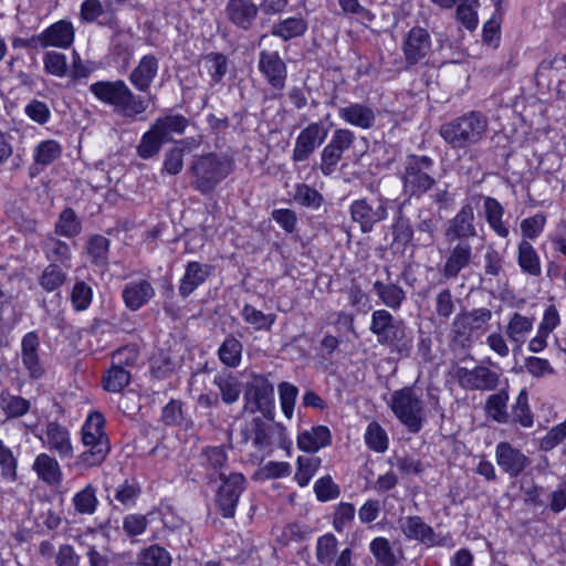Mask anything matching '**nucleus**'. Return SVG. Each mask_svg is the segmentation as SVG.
Here are the masks:
<instances>
[{"instance_id": "f257e3e1", "label": "nucleus", "mask_w": 566, "mask_h": 566, "mask_svg": "<svg viewBox=\"0 0 566 566\" xmlns=\"http://www.w3.org/2000/svg\"><path fill=\"white\" fill-rule=\"evenodd\" d=\"M90 92L129 122L140 118L149 107V98L134 93L123 80L97 81L91 84Z\"/></svg>"}, {"instance_id": "f03ea898", "label": "nucleus", "mask_w": 566, "mask_h": 566, "mask_svg": "<svg viewBox=\"0 0 566 566\" xmlns=\"http://www.w3.org/2000/svg\"><path fill=\"white\" fill-rule=\"evenodd\" d=\"M369 331L377 343L389 348L400 358L409 357L413 347L412 331L403 319L395 317L388 310H376L371 314Z\"/></svg>"}, {"instance_id": "7ed1b4c3", "label": "nucleus", "mask_w": 566, "mask_h": 566, "mask_svg": "<svg viewBox=\"0 0 566 566\" xmlns=\"http://www.w3.org/2000/svg\"><path fill=\"white\" fill-rule=\"evenodd\" d=\"M489 130V120L480 112L472 111L440 126L443 140L453 149H464L483 140Z\"/></svg>"}, {"instance_id": "20e7f679", "label": "nucleus", "mask_w": 566, "mask_h": 566, "mask_svg": "<svg viewBox=\"0 0 566 566\" xmlns=\"http://www.w3.org/2000/svg\"><path fill=\"white\" fill-rule=\"evenodd\" d=\"M189 125L188 118L181 114L167 111L157 117L150 128L144 133L137 155L143 159H149L158 155L161 146L172 140V135H182Z\"/></svg>"}, {"instance_id": "39448f33", "label": "nucleus", "mask_w": 566, "mask_h": 566, "mask_svg": "<svg viewBox=\"0 0 566 566\" xmlns=\"http://www.w3.org/2000/svg\"><path fill=\"white\" fill-rule=\"evenodd\" d=\"M388 406L395 417L411 433H418L426 422V403L422 391L416 386H406L390 395Z\"/></svg>"}, {"instance_id": "423d86ee", "label": "nucleus", "mask_w": 566, "mask_h": 566, "mask_svg": "<svg viewBox=\"0 0 566 566\" xmlns=\"http://www.w3.org/2000/svg\"><path fill=\"white\" fill-rule=\"evenodd\" d=\"M82 441L88 450L82 452L77 464L84 468L99 465L109 452V441L105 433V418L99 412H92L82 427Z\"/></svg>"}, {"instance_id": "0eeeda50", "label": "nucleus", "mask_w": 566, "mask_h": 566, "mask_svg": "<svg viewBox=\"0 0 566 566\" xmlns=\"http://www.w3.org/2000/svg\"><path fill=\"white\" fill-rule=\"evenodd\" d=\"M232 168V160L227 157L216 154L200 156L190 168L193 177L192 186L203 195L210 193L230 175Z\"/></svg>"}, {"instance_id": "6e6552de", "label": "nucleus", "mask_w": 566, "mask_h": 566, "mask_svg": "<svg viewBox=\"0 0 566 566\" xmlns=\"http://www.w3.org/2000/svg\"><path fill=\"white\" fill-rule=\"evenodd\" d=\"M433 159L426 155H409L400 172L402 189L409 197L420 198L436 184Z\"/></svg>"}, {"instance_id": "1a4fd4ad", "label": "nucleus", "mask_w": 566, "mask_h": 566, "mask_svg": "<svg viewBox=\"0 0 566 566\" xmlns=\"http://www.w3.org/2000/svg\"><path fill=\"white\" fill-rule=\"evenodd\" d=\"M245 410L249 412L260 411L264 417H272L274 388L263 375H253L247 384L244 392Z\"/></svg>"}, {"instance_id": "9d476101", "label": "nucleus", "mask_w": 566, "mask_h": 566, "mask_svg": "<svg viewBox=\"0 0 566 566\" xmlns=\"http://www.w3.org/2000/svg\"><path fill=\"white\" fill-rule=\"evenodd\" d=\"M74 27L70 21L60 20L39 34L24 40L23 45L29 49H46L50 46L67 49L74 41Z\"/></svg>"}, {"instance_id": "9b49d317", "label": "nucleus", "mask_w": 566, "mask_h": 566, "mask_svg": "<svg viewBox=\"0 0 566 566\" xmlns=\"http://www.w3.org/2000/svg\"><path fill=\"white\" fill-rule=\"evenodd\" d=\"M220 479L222 483L217 491L216 505L224 518H231L235 514L247 480L241 473H231L228 476L220 473Z\"/></svg>"}, {"instance_id": "f8f14e48", "label": "nucleus", "mask_w": 566, "mask_h": 566, "mask_svg": "<svg viewBox=\"0 0 566 566\" xmlns=\"http://www.w3.org/2000/svg\"><path fill=\"white\" fill-rule=\"evenodd\" d=\"M350 218L359 224L363 233H368L374 226L388 217L387 206L384 200L367 199L354 200L349 207Z\"/></svg>"}, {"instance_id": "ddd939ff", "label": "nucleus", "mask_w": 566, "mask_h": 566, "mask_svg": "<svg viewBox=\"0 0 566 566\" xmlns=\"http://www.w3.org/2000/svg\"><path fill=\"white\" fill-rule=\"evenodd\" d=\"M454 377L463 389L479 391L494 390L500 380V375L496 371L481 365L472 369L458 367Z\"/></svg>"}, {"instance_id": "4468645a", "label": "nucleus", "mask_w": 566, "mask_h": 566, "mask_svg": "<svg viewBox=\"0 0 566 566\" xmlns=\"http://www.w3.org/2000/svg\"><path fill=\"white\" fill-rule=\"evenodd\" d=\"M327 137V129L321 122L308 124L301 130L295 139L292 150L294 163H304L310 159L315 149L319 147Z\"/></svg>"}, {"instance_id": "2eb2a0df", "label": "nucleus", "mask_w": 566, "mask_h": 566, "mask_svg": "<svg viewBox=\"0 0 566 566\" xmlns=\"http://www.w3.org/2000/svg\"><path fill=\"white\" fill-rule=\"evenodd\" d=\"M491 318L492 312L484 307L458 314L451 325L453 339L460 343L469 340L472 333L481 329Z\"/></svg>"}, {"instance_id": "dca6fc26", "label": "nucleus", "mask_w": 566, "mask_h": 566, "mask_svg": "<svg viewBox=\"0 0 566 566\" xmlns=\"http://www.w3.org/2000/svg\"><path fill=\"white\" fill-rule=\"evenodd\" d=\"M401 50L407 67L420 63L431 52V38L429 32L423 28L413 27L403 39Z\"/></svg>"}, {"instance_id": "f3484780", "label": "nucleus", "mask_w": 566, "mask_h": 566, "mask_svg": "<svg viewBox=\"0 0 566 566\" xmlns=\"http://www.w3.org/2000/svg\"><path fill=\"white\" fill-rule=\"evenodd\" d=\"M476 234L474 208L468 202L449 220L444 235L448 242H460L474 238Z\"/></svg>"}, {"instance_id": "a211bd4d", "label": "nucleus", "mask_w": 566, "mask_h": 566, "mask_svg": "<svg viewBox=\"0 0 566 566\" xmlns=\"http://www.w3.org/2000/svg\"><path fill=\"white\" fill-rule=\"evenodd\" d=\"M40 439L44 447L56 453L61 459L73 458L74 449L70 431L61 423L56 421L48 422Z\"/></svg>"}, {"instance_id": "6ab92c4d", "label": "nucleus", "mask_w": 566, "mask_h": 566, "mask_svg": "<svg viewBox=\"0 0 566 566\" xmlns=\"http://www.w3.org/2000/svg\"><path fill=\"white\" fill-rule=\"evenodd\" d=\"M258 66L274 90L282 91L285 87L287 70L279 52L261 51Z\"/></svg>"}, {"instance_id": "aec40b11", "label": "nucleus", "mask_w": 566, "mask_h": 566, "mask_svg": "<svg viewBox=\"0 0 566 566\" xmlns=\"http://www.w3.org/2000/svg\"><path fill=\"white\" fill-rule=\"evenodd\" d=\"M40 338L36 332L27 333L21 340L22 365L32 379H40L45 374L44 365L39 355Z\"/></svg>"}, {"instance_id": "412c9836", "label": "nucleus", "mask_w": 566, "mask_h": 566, "mask_svg": "<svg viewBox=\"0 0 566 566\" xmlns=\"http://www.w3.org/2000/svg\"><path fill=\"white\" fill-rule=\"evenodd\" d=\"M497 465L510 476H518L531 463L530 459L509 442H500L495 449Z\"/></svg>"}, {"instance_id": "4be33fe9", "label": "nucleus", "mask_w": 566, "mask_h": 566, "mask_svg": "<svg viewBox=\"0 0 566 566\" xmlns=\"http://www.w3.org/2000/svg\"><path fill=\"white\" fill-rule=\"evenodd\" d=\"M159 71V60L154 54L142 56L128 75L130 84L140 93L149 91Z\"/></svg>"}, {"instance_id": "5701e85b", "label": "nucleus", "mask_w": 566, "mask_h": 566, "mask_svg": "<svg viewBox=\"0 0 566 566\" xmlns=\"http://www.w3.org/2000/svg\"><path fill=\"white\" fill-rule=\"evenodd\" d=\"M473 256L472 245L468 241H460L449 250L446 262L441 269L444 279H455L459 273L468 268Z\"/></svg>"}, {"instance_id": "b1692460", "label": "nucleus", "mask_w": 566, "mask_h": 566, "mask_svg": "<svg viewBox=\"0 0 566 566\" xmlns=\"http://www.w3.org/2000/svg\"><path fill=\"white\" fill-rule=\"evenodd\" d=\"M338 117L348 125L370 129L376 122V109L367 103H350L338 108Z\"/></svg>"}, {"instance_id": "393cba45", "label": "nucleus", "mask_w": 566, "mask_h": 566, "mask_svg": "<svg viewBox=\"0 0 566 566\" xmlns=\"http://www.w3.org/2000/svg\"><path fill=\"white\" fill-rule=\"evenodd\" d=\"M399 528L406 538L417 541L426 546H438L433 528L418 516H407L399 520Z\"/></svg>"}, {"instance_id": "a878e982", "label": "nucleus", "mask_w": 566, "mask_h": 566, "mask_svg": "<svg viewBox=\"0 0 566 566\" xmlns=\"http://www.w3.org/2000/svg\"><path fill=\"white\" fill-rule=\"evenodd\" d=\"M32 471L45 485L57 488L63 481V472L59 461L49 453H39L33 463Z\"/></svg>"}, {"instance_id": "bb28decb", "label": "nucleus", "mask_w": 566, "mask_h": 566, "mask_svg": "<svg viewBox=\"0 0 566 566\" xmlns=\"http://www.w3.org/2000/svg\"><path fill=\"white\" fill-rule=\"evenodd\" d=\"M155 296V289L147 280H137L127 283L122 297L125 306L135 312L146 305Z\"/></svg>"}, {"instance_id": "cd10ccee", "label": "nucleus", "mask_w": 566, "mask_h": 566, "mask_svg": "<svg viewBox=\"0 0 566 566\" xmlns=\"http://www.w3.org/2000/svg\"><path fill=\"white\" fill-rule=\"evenodd\" d=\"M259 9L250 0H229L226 14L231 23L242 30H250L258 17Z\"/></svg>"}, {"instance_id": "c85d7f7f", "label": "nucleus", "mask_w": 566, "mask_h": 566, "mask_svg": "<svg viewBox=\"0 0 566 566\" xmlns=\"http://www.w3.org/2000/svg\"><path fill=\"white\" fill-rule=\"evenodd\" d=\"M534 323V316H527L520 312H514L507 319L504 333L509 340L520 349L532 333Z\"/></svg>"}, {"instance_id": "c756f323", "label": "nucleus", "mask_w": 566, "mask_h": 566, "mask_svg": "<svg viewBox=\"0 0 566 566\" xmlns=\"http://www.w3.org/2000/svg\"><path fill=\"white\" fill-rule=\"evenodd\" d=\"M416 244L430 247L436 239L439 219L428 209H419L416 220L412 222Z\"/></svg>"}, {"instance_id": "7c9ffc66", "label": "nucleus", "mask_w": 566, "mask_h": 566, "mask_svg": "<svg viewBox=\"0 0 566 566\" xmlns=\"http://www.w3.org/2000/svg\"><path fill=\"white\" fill-rule=\"evenodd\" d=\"M373 290L382 305L394 311H398L407 297L406 291L392 282L377 280L373 283Z\"/></svg>"}, {"instance_id": "2f4dec72", "label": "nucleus", "mask_w": 566, "mask_h": 566, "mask_svg": "<svg viewBox=\"0 0 566 566\" xmlns=\"http://www.w3.org/2000/svg\"><path fill=\"white\" fill-rule=\"evenodd\" d=\"M209 265L199 262H189L179 284V294L182 297L189 296L209 276Z\"/></svg>"}, {"instance_id": "473e14b6", "label": "nucleus", "mask_w": 566, "mask_h": 566, "mask_svg": "<svg viewBox=\"0 0 566 566\" xmlns=\"http://www.w3.org/2000/svg\"><path fill=\"white\" fill-rule=\"evenodd\" d=\"M332 443L331 431L325 426H316L305 430L297 437V446L306 452H316Z\"/></svg>"}, {"instance_id": "72a5a7b5", "label": "nucleus", "mask_w": 566, "mask_h": 566, "mask_svg": "<svg viewBox=\"0 0 566 566\" xmlns=\"http://www.w3.org/2000/svg\"><path fill=\"white\" fill-rule=\"evenodd\" d=\"M486 222L490 228L501 238L509 237V228L503 222L504 208L492 197H486L483 202Z\"/></svg>"}, {"instance_id": "f704fd0d", "label": "nucleus", "mask_w": 566, "mask_h": 566, "mask_svg": "<svg viewBox=\"0 0 566 566\" xmlns=\"http://www.w3.org/2000/svg\"><path fill=\"white\" fill-rule=\"evenodd\" d=\"M0 408L7 419H18L30 411L31 402L21 396L12 395L9 390H2L0 392Z\"/></svg>"}, {"instance_id": "c9c22d12", "label": "nucleus", "mask_w": 566, "mask_h": 566, "mask_svg": "<svg viewBox=\"0 0 566 566\" xmlns=\"http://www.w3.org/2000/svg\"><path fill=\"white\" fill-rule=\"evenodd\" d=\"M67 280V273L60 264H48L38 277L39 285L46 292L53 293L59 291Z\"/></svg>"}, {"instance_id": "e433bc0d", "label": "nucleus", "mask_w": 566, "mask_h": 566, "mask_svg": "<svg viewBox=\"0 0 566 566\" xmlns=\"http://www.w3.org/2000/svg\"><path fill=\"white\" fill-rule=\"evenodd\" d=\"M242 349V343L233 335H229L220 345L218 357L224 366L235 368L241 363Z\"/></svg>"}, {"instance_id": "4c0bfd02", "label": "nucleus", "mask_w": 566, "mask_h": 566, "mask_svg": "<svg viewBox=\"0 0 566 566\" xmlns=\"http://www.w3.org/2000/svg\"><path fill=\"white\" fill-rule=\"evenodd\" d=\"M307 30V22L303 18L292 17L275 23L272 27V34L284 41L302 36Z\"/></svg>"}, {"instance_id": "58836bf2", "label": "nucleus", "mask_w": 566, "mask_h": 566, "mask_svg": "<svg viewBox=\"0 0 566 566\" xmlns=\"http://www.w3.org/2000/svg\"><path fill=\"white\" fill-rule=\"evenodd\" d=\"M509 394L506 390H500L489 396L485 402V412L494 421L499 423H507L510 415L506 411Z\"/></svg>"}, {"instance_id": "ea45409f", "label": "nucleus", "mask_w": 566, "mask_h": 566, "mask_svg": "<svg viewBox=\"0 0 566 566\" xmlns=\"http://www.w3.org/2000/svg\"><path fill=\"white\" fill-rule=\"evenodd\" d=\"M338 541L332 533L319 536L316 541L315 556L316 560L323 566H332L337 556Z\"/></svg>"}, {"instance_id": "a19ab883", "label": "nucleus", "mask_w": 566, "mask_h": 566, "mask_svg": "<svg viewBox=\"0 0 566 566\" xmlns=\"http://www.w3.org/2000/svg\"><path fill=\"white\" fill-rule=\"evenodd\" d=\"M518 265L521 269L530 275L541 274V262L534 247L527 241L522 240L518 244Z\"/></svg>"}, {"instance_id": "79ce46f5", "label": "nucleus", "mask_w": 566, "mask_h": 566, "mask_svg": "<svg viewBox=\"0 0 566 566\" xmlns=\"http://www.w3.org/2000/svg\"><path fill=\"white\" fill-rule=\"evenodd\" d=\"M96 492L97 490L93 484H87L74 494L72 502L78 514L93 515L96 512L98 505Z\"/></svg>"}, {"instance_id": "37998d69", "label": "nucleus", "mask_w": 566, "mask_h": 566, "mask_svg": "<svg viewBox=\"0 0 566 566\" xmlns=\"http://www.w3.org/2000/svg\"><path fill=\"white\" fill-rule=\"evenodd\" d=\"M213 384L218 387L221 400L231 405L238 401L241 395L240 381L231 374L218 375L213 379Z\"/></svg>"}, {"instance_id": "c03bdc74", "label": "nucleus", "mask_w": 566, "mask_h": 566, "mask_svg": "<svg viewBox=\"0 0 566 566\" xmlns=\"http://www.w3.org/2000/svg\"><path fill=\"white\" fill-rule=\"evenodd\" d=\"M130 382V373L112 363L103 375V387L109 392H120Z\"/></svg>"}, {"instance_id": "a18cd8bd", "label": "nucleus", "mask_w": 566, "mask_h": 566, "mask_svg": "<svg viewBox=\"0 0 566 566\" xmlns=\"http://www.w3.org/2000/svg\"><path fill=\"white\" fill-rule=\"evenodd\" d=\"M0 475L10 483L18 480V457L2 440H0Z\"/></svg>"}, {"instance_id": "49530a36", "label": "nucleus", "mask_w": 566, "mask_h": 566, "mask_svg": "<svg viewBox=\"0 0 566 566\" xmlns=\"http://www.w3.org/2000/svg\"><path fill=\"white\" fill-rule=\"evenodd\" d=\"M93 289L85 281H76L70 292V302L75 312L86 311L93 302Z\"/></svg>"}, {"instance_id": "de8ad7c7", "label": "nucleus", "mask_w": 566, "mask_h": 566, "mask_svg": "<svg viewBox=\"0 0 566 566\" xmlns=\"http://www.w3.org/2000/svg\"><path fill=\"white\" fill-rule=\"evenodd\" d=\"M87 254L91 262L97 266L107 264L109 240L101 234H95L87 242Z\"/></svg>"}, {"instance_id": "09e8293b", "label": "nucleus", "mask_w": 566, "mask_h": 566, "mask_svg": "<svg viewBox=\"0 0 566 566\" xmlns=\"http://www.w3.org/2000/svg\"><path fill=\"white\" fill-rule=\"evenodd\" d=\"M369 549L380 566H396L397 558L390 542L386 537H376L369 544Z\"/></svg>"}, {"instance_id": "8fccbe9b", "label": "nucleus", "mask_w": 566, "mask_h": 566, "mask_svg": "<svg viewBox=\"0 0 566 566\" xmlns=\"http://www.w3.org/2000/svg\"><path fill=\"white\" fill-rule=\"evenodd\" d=\"M142 493L140 485L135 479H126L114 490V499L125 507L136 504Z\"/></svg>"}, {"instance_id": "3c124183", "label": "nucleus", "mask_w": 566, "mask_h": 566, "mask_svg": "<svg viewBox=\"0 0 566 566\" xmlns=\"http://www.w3.org/2000/svg\"><path fill=\"white\" fill-rule=\"evenodd\" d=\"M43 250L46 259L52 263L65 264L71 259L69 244L53 237L45 239Z\"/></svg>"}, {"instance_id": "603ef678", "label": "nucleus", "mask_w": 566, "mask_h": 566, "mask_svg": "<svg viewBox=\"0 0 566 566\" xmlns=\"http://www.w3.org/2000/svg\"><path fill=\"white\" fill-rule=\"evenodd\" d=\"M171 562L169 552L159 545H151L138 555L140 566H171Z\"/></svg>"}, {"instance_id": "864d4df0", "label": "nucleus", "mask_w": 566, "mask_h": 566, "mask_svg": "<svg viewBox=\"0 0 566 566\" xmlns=\"http://www.w3.org/2000/svg\"><path fill=\"white\" fill-rule=\"evenodd\" d=\"M62 153L61 145L53 139L43 140L36 145L33 151L35 164L41 166L51 165Z\"/></svg>"}, {"instance_id": "5fc2aeb1", "label": "nucleus", "mask_w": 566, "mask_h": 566, "mask_svg": "<svg viewBox=\"0 0 566 566\" xmlns=\"http://www.w3.org/2000/svg\"><path fill=\"white\" fill-rule=\"evenodd\" d=\"M241 315L243 319L256 331L270 329L276 319L275 314H264L250 304L243 306Z\"/></svg>"}, {"instance_id": "6e6d98bb", "label": "nucleus", "mask_w": 566, "mask_h": 566, "mask_svg": "<svg viewBox=\"0 0 566 566\" xmlns=\"http://www.w3.org/2000/svg\"><path fill=\"white\" fill-rule=\"evenodd\" d=\"M203 60L212 84L220 83L228 72L227 56L219 52H211L207 54Z\"/></svg>"}, {"instance_id": "4d7b16f0", "label": "nucleus", "mask_w": 566, "mask_h": 566, "mask_svg": "<svg viewBox=\"0 0 566 566\" xmlns=\"http://www.w3.org/2000/svg\"><path fill=\"white\" fill-rule=\"evenodd\" d=\"M512 421L515 423H520L524 428H530L534 423L533 415L528 407V396L526 390H522L517 398L516 402L512 407Z\"/></svg>"}, {"instance_id": "13d9d810", "label": "nucleus", "mask_w": 566, "mask_h": 566, "mask_svg": "<svg viewBox=\"0 0 566 566\" xmlns=\"http://www.w3.org/2000/svg\"><path fill=\"white\" fill-rule=\"evenodd\" d=\"M321 465L318 457H298L297 471L294 475L300 486H306Z\"/></svg>"}, {"instance_id": "bf43d9fd", "label": "nucleus", "mask_w": 566, "mask_h": 566, "mask_svg": "<svg viewBox=\"0 0 566 566\" xmlns=\"http://www.w3.org/2000/svg\"><path fill=\"white\" fill-rule=\"evenodd\" d=\"M294 199L301 206L314 210L319 209L324 202L322 193L306 184L296 185Z\"/></svg>"}, {"instance_id": "052dcab7", "label": "nucleus", "mask_w": 566, "mask_h": 566, "mask_svg": "<svg viewBox=\"0 0 566 566\" xmlns=\"http://www.w3.org/2000/svg\"><path fill=\"white\" fill-rule=\"evenodd\" d=\"M55 231L57 234L66 238H73L80 233L81 222L73 209L67 208L61 212L55 224Z\"/></svg>"}, {"instance_id": "680f3d73", "label": "nucleus", "mask_w": 566, "mask_h": 566, "mask_svg": "<svg viewBox=\"0 0 566 566\" xmlns=\"http://www.w3.org/2000/svg\"><path fill=\"white\" fill-rule=\"evenodd\" d=\"M392 235L395 242L403 247L416 241L413 224L410 219L405 217L402 213H399L392 226Z\"/></svg>"}, {"instance_id": "e2e57ef3", "label": "nucleus", "mask_w": 566, "mask_h": 566, "mask_svg": "<svg viewBox=\"0 0 566 566\" xmlns=\"http://www.w3.org/2000/svg\"><path fill=\"white\" fill-rule=\"evenodd\" d=\"M478 0H462L457 8V20L470 31L478 27Z\"/></svg>"}, {"instance_id": "0e129e2a", "label": "nucleus", "mask_w": 566, "mask_h": 566, "mask_svg": "<svg viewBox=\"0 0 566 566\" xmlns=\"http://www.w3.org/2000/svg\"><path fill=\"white\" fill-rule=\"evenodd\" d=\"M366 444L376 452H384L388 448V437L378 422H370L365 432Z\"/></svg>"}, {"instance_id": "69168bd1", "label": "nucleus", "mask_w": 566, "mask_h": 566, "mask_svg": "<svg viewBox=\"0 0 566 566\" xmlns=\"http://www.w3.org/2000/svg\"><path fill=\"white\" fill-rule=\"evenodd\" d=\"M44 71L50 75L56 77H64L67 75L66 56L63 53L49 51L43 56Z\"/></svg>"}, {"instance_id": "338daca9", "label": "nucleus", "mask_w": 566, "mask_h": 566, "mask_svg": "<svg viewBox=\"0 0 566 566\" xmlns=\"http://www.w3.org/2000/svg\"><path fill=\"white\" fill-rule=\"evenodd\" d=\"M253 446L259 449H271L272 422H265L261 418L252 420Z\"/></svg>"}, {"instance_id": "774afa93", "label": "nucleus", "mask_w": 566, "mask_h": 566, "mask_svg": "<svg viewBox=\"0 0 566 566\" xmlns=\"http://www.w3.org/2000/svg\"><path fill=\"white\" fill-rule=\"evenodd\" d=\"M201 461L205 467L218 471L226 465L228 455L221 446L207 447L201 451Z\"/></svg>"}]
</instances>
